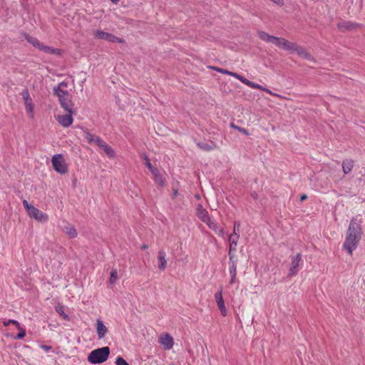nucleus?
<instances>
[{
  "mask_svg": "<svg viewBox=\"0 0 365 365\" xmlns=\"http://www.w3.org/2000/svg\"><path fill=\"white\" fill-rule=\"evenodd\" d=\"M196 215L200 220L206 224L212 220L208 212L202 207V205H197Z\"/></svg>",
  "mask_w": 365,
  "mask_h": 365,
  "instance_id": "obj_14",
  "label": "nucleus"
},
{
  "mask_svg": "<svg viewBox=\"0 0 365 365\" xmlns=\"http://www.w3.org/2000/svg\"><path fill=\"white\" fill-rule=\"evenodd\" d=\"M143 160H145V166L150 170L151 169L153 166L152 165L150 161V158H148V156L146 155V154H144L143 155Z\"/></svg>",
  "mask_w": 365,
  "mask_h": 365,
  "instance_id": "obj_39",
  "label": "nucleus"
},
{
  "mask_svg": "<svg viewBox=\"0 0 365 365\" xmlns=\"http://www.w3.org/2000/svg\"><path fill=\"white\" fill-rule=\"evenodd\" d=\"M141 248H142L143 250H146V249L148 248V245H143L141 247Z\"/></svg>",
  "mask_w": 365,
  "mask_h": 365,
  "instance_id": "obj_52",
  "label": "nucleus"
},
{
  "mask_svg": "<svg viewBox=\"0 0 365 365\" xmlns=\"http://www.w3.org/2000/svg\"><path fill=\"white\" fill-rule=\"evenodd\" d=\"M165 252L160 250L158 253V267L160 270H165L167 266V260L165 259Z\"/></svg>",
  "mask_w": 365,
  "mask_h": 365,
  "instance_id": "obj_19",
  "label": "nucleus"
},
{
  "mask_svg": "<svg viewBox=\"0 0 365 365\" xmlns=\"http://www.w3.org/2000/svg\"><path fill=\"white\" fill-rule=\"evenodd\" d=\"M307 199V195L306 194H303L300 197V201L301 202H303V201H304Z\"/></svg>",
  "mask_w": 365,
  "mask_h": 365,
  "instance_id": "obj_49",
  "label": "nucleus"
},
{
  "mask_svg": "<svg viewBox=\"0 0 365 365\" xmlns=\"http://www.w3.org/2000/svg\"><path fill=\"white\" fill-rule=\"evenodd\" d=\"M62 108L67 113H74V104L72 102L71 95L66 98L58 100Z\"/></svg>",
  "mask_w": 365,
  "mask_h": 365,
  "instance_id": "obj_11",
  "label": "nucleus"
},
{
  "mask_svg": "<svg viewBox=\"0 0 365 365\" xmlns=\"http://www.w3.org/2000/svg\"><path fill=\"white\" fill-rule=\"evenodd\" d=\"M178 195V189H174L173 190V196L172 197L174 199L176 197V196Z\"/></svg>",
  "mask_w": 365,
  "mask_h": 365,
  "instance_id": "obj_48",
  "label": "nucleus"
},
{
  "mask_svg": "<svg viewBox=\"0 0 365 365\" xmlns=\"http://www.w3.org/2000/svg\"><path fill=\"white\" fill-rule=\"evenodd\" d=\"M359 181L363 182L365 183V175H362L361 177L359 178Z\"/></svg>",
  "mask_w": 365,
  "mask_h": 365,
  "instance_id": "obj_51",
  "label": "nucleus"
},
{
  "mask_svg": "<svg viewBox=\"0 0 365 365\" xmlns=\"http://www.w3.org/2000/svg\"><path fill=\"white\" fill-rule=\"evenodd\" d=\"M251 196L252 197L253 199L255 200H257V197H258V195L256 192H253L251 193Z\"/></svg>",
  "mask_w": 365,
  "mask_h": 365,
  "instance_id": "obj_50",
  "label": "nucleus"
},
{
  "mask_svg": "<svg viewBox=\"0 0 365 365\" xmlns=\"http://www.w3.org/2000/svg\"><path fill=\"white\" fill-rule=\"evenodd\" d=\"M93 143H95L96 145L101 148L103 146V144L105 143V141L103 139H101L99 136L96 135Z\"/></svg>",
  "mask_w": 365,
  "mask_h": 365,
  "instance_id": "obj_40",
  "label": "nucleus"
},
{
  "mask_svg": "<svg viewBox=\"0 0 365 365\" xmlns=\"http://www.w3.org/2000/svg\"><path fill=\"white\" fill-rule=\"evenodd\" d=\"M51 163L53 169L60 174L68 173V167L61 154H56L52 157Z\"/></svg>",
  "mask_w": 365,
  "mask_h": 365,
  "instance_id": "obj_4",
  "label": "nucleus"
},
{
  "mask_svg": "<svg viewBox=\"0 0 365 365\" xmlns=\"http://www.w3.org/2000/svg\"><path fill=\"white\" fill-rule=\"evenodd\" d=\"M96 332L99 339L103 338L106 336V334L108 332V328L105 326L103 322L100 319L96 320Z\"/></svg>",
  "mask_w": 365,
  "mask_h": 365,
  "instance_id": "obj_18",
  "label": "nucleus"
},
{
  "mask_svg": "<svg viewBox=\"0 0 365 365\" xmlns=\"http://www.w3.org/2000/svg\"><path fill=\"white\" fill-rule=\"evenodd\" d=\"M93 36L98 39L106 40L112 43H124L125 40L118 38L110 33H108L101 30H96L93 31Z\"/></svg>",
  "mask_w": 365,
  "mask_h": 365,
  "instance_id": "obj_5",
  "label": "nucleus"
},
{
  "mask_svg": "<svg viewBox=\"0 0 365 365\" xmlns=\"http://www.w3.org/2000/svg\"><path fill=\"white\" fill-rule=\"evenodd\" d=\"M118 279V272L116 269H113L111 271L109 282L110 284H114Z\"/></svg>",
  "mask_w": 365,
  "mask_h": 365,
  "instance_id": "obj_32",
  "label": "nucleus"
},
{
  "mask_svg": "<svg viewBox=\"0 0 365 365\" xmlns=\"http://www.w3.org/2000/svg\"><path fill=\"white\" fill-rule=\"evenodd\" d=\"M270 1L279 6H282L284 4V0H270Z\"/></svg>",
  "mask_w": 365,
  "mask_h": 365,
  "instance_id": "obj_44",
  "label": "nucleus"
},
{
  "mask_svg": "<svg viewBox=\"0 0 365 365\" xmlns=\"http://www.w3.org/2000/svg\"><path fill=\"white\" fill-rule=\"evenodd\" d=\"M101 148L103 149V150L105 152V153L109 157V158H114L115 155V153L114 150L105 142L104 144H103V146L101 147Z\"/></svg>",
  "mask_w": 365,
  "mask_h": 365,
  "instance_id": "obj_27",
  "label": "nucleus"
},
{
  "mask_svg": "<svg viewBox=\"0 0 365 365\" xmlns=\"http://www.w3.org/2000/svg\"><path fill=\"white\" fill-rule=\"evenodd\" d=\"M354 162L351 159H346L342 162V170L344 174L349 173L354 168Z\"/></svg>",
  "mask_w": 365,
  "mask_h": 365,
  "instance_id": "obj_20",
  "label": "nucleus"
},
{
  "mask_svg": "<svg viewBox=\"0 0 365 365\" xmlns=\"http://www.w3.org/2000/svg\"><path fill=\"white\" fill-rule=\"evenodd\" d=\"M23 35H24L25 39L29 43L32 44L34 47H36L38 49H39V48L41 46L42 43L36 38L33 37V36H31L29 34H26V33H24Z\"/></svg>",
  "mask_w": 365,
  "mask_h": 365,
  "instance_id": "obj_22",
  "label": "nucleus"
},
{
  "mask_svg": "<svg viewBox=\"0 0 365 365\" xmlns=\"http://www.w3.org/2000/svg\"><path fill=\"white\" fill-rule=\"evenodd\" d=\"M55 310L61 317H63V319H65L66 321L70 320V317L67 314L65 313L64 307L62 304H58L55 307Z\"/></svg>",
  "mask_w": 365,
  "mask_h": 365,
  "instance_id": "obj_26",
  "label": "nucleus"
},
{
  "mask_svg": "<svg viewBox=\"0 0 365 365\" xmlns=\"http://www.w3.org/2000/svg\"><path fill=\"white\" fill-rule=\"evenodd\" d=\"M239 237L240 236H234V235H230L229 236V240L230 242L229 252H230V253H232V252L233 250H236V246L237 245Z\"/></svg>",
  "mask_w": 365,
  "mask_h": 365,
  "instance_id": "obj_25",
  "label": "nucleus"
},
{
  "mask_svg": "<svg viewBox=\"0 0 365 365\" xmlns=\"http://www.w3.org/2000/svg\"><path fill=\"white\" fill-rule=\"evenodd\" d=\"M110 355V348L103 346L93 350L88 356V361L92 364H102L106 361Z\"/></svg>",
  "mask_w": 365,
  "mask_h": 365,
  "instance_id": "obj_2",
  "label": "nucleus"
},
{
  "mask_svg": "<svg viewBox=\"0 0 365 365\" xmlns=\"http://www.w3.org/2000/svg\"><path fill=\"white\" fill-rule=\"evenodd\" d=\"M23 205L31 218H34L40 222H46L48 221V215L32 205L29 204L27 200H24L23 201Z\"/></svg>",
  "mask_w": 365,
  "mask_h": 365,
  "instance_id": "obj_3",
  "label": "nucleus"
},
{
  "mask_svg": "<svg viewBox=\"0 0 365 365\" xmlns=\"http://www.w3.org/2000/svg\"><path fill=\"white\" fill-rule=\"evenodd\" d=\"M302 259V254L297 253L296 255L292 257L291 267L289 271V276H294L298 272V267L299 262Z\"/></svg>",
  "mask_w": 365,
  "mask_h": 365,
  "instance_id": "obj_9",
  "label": "nucleus"
},
{
  "mask_svg": "<svg viewBox=\"0 0 365 365\" xmlns=\"http://www.w3.org/2000/svg\"><path fill=\"white\" fill-rule=\"evenodd\" d=\"M361 26L358 23L345 20L341 21L337 24L338 29L342 32L356 30L361 27Z\"/></svg>",
  "mask_w": 365,
  "mask_h": 365,
  "instance_id": "obj_8",
  "label": "nucleus"
},
{
  "mask_svg": "<svg viewBox=\"0 0 365 365\" xmlns=\"http://www.w3.org/2000/svg\"><path fill=\"white\" fill-rule=\"evenodd\" d=\"M53 95L56 96L58 100L62 99L63 98H66L69 96L70 94L67 90H63L60 88V87H54L53 89Z\"/></svg>",
  "mask_w": 365,
  "mask_h": 365,
  "instance_id": "obj_21",
  "label": "nucleus"
},
{
  "mask_svg": "<svg viewBox=\"0 0 365 365\" xmlns=\"http://www.w3.org/2000/svg\"><path fill=\"white\" fill-rule=\"evenodd\" d=\"M197 145L199 148L205 151H210L216 148V145L213 142H210V143L205 142H200L197 143Z\"/></svg>",
  "mask_w": 365,
  "mask_h": 365,
  "instance_id": "obj_23",
  "label": "nucleus"
},
{
  "mask_svg": "<svg viewBox=\"0 0 365 365\" xmlns=\"http://www.w3.org/2000/svg\"><path fill=\"white\" fill-rule=\"evenodd\" d=\"M240 227V223L239 222H235L233 233L232 235H234V236H240V235H239Z\"/></svg>",
  "mask_w": 365,
  "mask_h": 365,
  "instance_id": "obj_36",
  "label": "nucleus"
},
{
  "mask_svg": "<svg viewBox=\"0 0 365 365\" xmlns=\"http://www.w3.org/2000/svg\"><path fill=\"white\" fill-rule=\"evenodd\" d=\"M41 348L46 351H48L49 350H51L52 349V347L51 346H48V345H41Z\"/></svg>",
  "mask_w": 365,
  "mask_h": 365,
  "instance_id": "obj_46",
  "label": "nucleus"
},
{
  "mask_svg": "<svg viewBox=\"0 0 365 365\" xmlns=\"http://www.w3.org/2000/svg\"><path fill=\"white\" fill-rule=\"evenodd\" d=\"M115 365H130L126 361L125 359H124L123 357L121 356H118L117 357L116 360H115Z\"/></svg>",
  "mask_w": 365,
  "mask_h": 365,
  "instance_id": "obj_37",
  "label": "nucleus"
},
{
  "mask_svg": "<svg viewBox=\"0 0 365 365\" xmlns=\"http://www.w3.org/2000/svg\"><path fill=\"white\" fill-rule=\"evenodd\" d=\"M66 232L71 238L77 237V231L73 226L66 227Z\"/></svg>",
  "mask_w": 365,
  "mask_h": 365,
  "instance_id": "obj_29",
  "label": "nucleus"
},
{
  "mask_svg": "<svg viewBox=\"0 0 365 365\" xmlns=\"http://www.w3.org/2000/svg\"><path fill=\"white\" fill-rule=\"evenodd\" d=\"M215 298L222 315L225 317L227 315V309L222 297V289L215 294Z\"/></svg>",
  "mask_w": 365,
  "mask_h": 365,
  "instance_id": "obj_13",
  "label": "nucleus"
},
{
  "mask_svg": "<svg viewBox=\"0 0 365 365\" xmlns=\"http://www.w3.org/2000/svg\"><path fill=\"white\" fill-rule=\"evenodd\" d=\"M150 171L151 172V173L153 174L154 178L160 174L158 169H157L156 168H154V167H153L151 169H150Z\"/></svg>",
  "mask_w": 365,
  "mask_h": 365,
  "instance_id": "obj_42",
  "label": "nucleus"
},
{
  "mask_svg": "<svg viewBox=\"0 0 365 365\" xmlns=\"http://www.w3.org/2000/svg\"><path fill=\"white\" fill-rule=\"evenodd\" d=\"M292 43L283 38L277 36H274L272 41V43L286 51H289Z\"/></svg>",
  "mask_w": 365,
  "mask_h": 365,
  "instance_id": "obj_12",
  "label": "nucleus"
},
{
  "mask_svg": "<svg viewBox=\"0 0 365 365\" xmlns=\"http://www.w3.org/2000/svg\"><path fill=\"white\" fill-rule=\"evenodd\" d=\"M362 220L358 217H353L349 225L345 240L343 244V248L350 255H353V251L357 247L360 240H361L362 231Z\"/></svg>",
  "mask_w": 365,
  "mask_h": 365,
  "instance_id": "obj_1",
  "label": "nucleus"
},
{
  "mask_svg": "<svg viewBox=\"0 0 365 365\" xmlns=\"http://www.w3.org/2000/svg\"><path fill=\"white\" fill-rule=\"evenodd\" d=\"M210 68L215 71H218L219 73H221L227 74V75H229V73H230V71H227V70H225L223 68H217V67H215V66H212Z\"/></svg>",
  "mask_w": 365,
  "mask_h": 365,
  "instance_id": "obj_41",
  "label": "nucleus"
},
{
  "mask_svg": "<svg viewBox=\"0 0 365 365\" xmlns=\"http://www.w3.org/2000/svg\"><path fill=\"white\" fill-rule=\"evenodd\" d=\"M3 324H4V326H5V327H8L10 324H14L16 326V327L17 329H20V324L16 320H14V319L5 320V321H4Z\"/></svg>",
  "mask_w": 365,
  "mask_h": 365,
  "instance_id": "obj_33",
  "label": "nucleus"
},
{
  "mask_svg": "<svg viewBox=\"0 0 365 365\" xmlns=\"http://www.w3.org/2000/svg\"><path fill=\"white\" fill-rule=\"evenodd\" d=\"M240 81L243 83L244 84L247 85L249 86L250 83V81H249L248 79H247L246 78H245L244 76H241L240 78Z\"/></svg>",
  "mask_w": 365,
  "mask_h": 365,
  "instance_id": "obj_43",
  "label": "nucleus"
},
{
  "mask_svg": "<svg viewBox=\"0 0 365 365\" xmlns=\"http://www.w3.org/2000/svg\"><path fill=\"white\" fill-rule=\"evenodd\" d=\"M257 34H258L259 38L265 42L272 43V38L274 37V36L269 35L263 31H259L257 32Z\"/></svg>",
  "mask_w": 365,
  "mask_h": 365,
  "instance_id": "obj_28",
  "label": "nucleus"
},
{
  "mask_svg": "<svg viewBox=\"0 0 365 365\" xmlns=\"http://www.w3.org/2000/svg\"><path fill=\"white\" fill-rule=\"evenodd\" d=\"M85 138L88 143L91 144L94 143L96 135L91 133L89 131H86L84 134Z\"/></svg>",
  "mask_w": 365,
  "mask_h": 365,
  "instance_id": "obj_31",
  "label": "nucleus"
},
{
  "mask_svg": "<svg viewBox=\"0 0 365 365\" xmlns=\"http://www.w3.org/2000/svg\"><path fill=\"white\" fill-rule=\"evenodd\" d=\"M154 180L155 183H157L159 186L163 187L165 186V180L163 176L160 174L154 178Z\"/></svg>",
  "mask_w": 365,
  "mask_h": 365,
  "instance_id": "obj_34",
  "label": "nucleus"
},
{
  "mask_svg": "<svg viewBox=\"0 0 365 365\" xmlns=\"http://www.w3.org/2000/svg\"><path fill=\"white\" fill-rule=\"evenodd\" d=\"M249 87L252 88L260 89L262 91H266L268 93L272 94V92L270 91V90H269L267 88H265L263 86H262L261 85L257 84V83H256L255 82H252V81L250 82V83L249 85Z\"/></svg>",
  "mask_w": 365,
  "mask_h": 365,
  "instance_id": "obj_30",
  "label": "nucleus"
},
{
  "mask_svg": "<svg viewBox=\"0 0 365 365\" xmlns=\"http://www.w3.org/2000/svg\"><path fill=\"white\" fill-rule=\"evenodd\" d=\"M289 48L290 51L297 53L300 57L304 59L309 61H312L314 59L312 55L308 53L304 48L295 43H292Z\"/></svg>",
  "mask_w": 365,
  "mask_h": 365,
  "instance_id": "obj_7",
  "label": "nucleus"
},
{
  "mask_svg": "<svg viewBox=\"0 0 365 365\" xmlns=\"http://www.w3.org/2000/svg\"><path fill=\"white\" fill-rule=\"evenodd\" d=\"M73 113H67V114L65 115H60L57 117L56 120L64 128H68L73 123Z\"/></svg>",
  "mask_w": 365,
  "mask_h": 365,
  "instance_id": "obj_10",
  "label": "nucleus"
},
{
  "mask_svg": "<svg viewBox=\"0 0 365 365\" xmlns=\"http://www.w3.org/2000/svg\"><path fill=\"white\" fill-rule=\"evenodd\" d=\"M19 332L17 334L16 339H21L26 336V331L20 326V329H18Z\"/></svg>",
  "mask_w": 365,
  "mask_h": 365,
  "instance_id": "obj_38",
  "label": "nucleus"
},
{
  "mask_svg": "<svg viewBox=\"0 0 365 365\" xmlns=\"http://www.w3.org/2000/svg\"><path fill=\"white\" fill-rule=\"evenodd\" d=\"M160 343L163 344L165 349H170L173 346V338L169 334H165L160 337Z\"/></svg>",
  "mask_w": 365,
  "mask_h": 365,
  "instance_id": "obj_17",
  "label": "nucleus"
},
{
  "mask_svg": "<svg viewBox=\"0 0 365 365\" xmlns=\"http://www.w3.org/2000/svg\"><path fill=\"white\" fill-rule=\"evenodd\" d=\"M231 127L235 128V129H236V130H239L240 132L244 133L246 135H250V133H249V132H248V130L247 129H245L244 128H241V127H240L238 125H236L234 123H231Z\"/></svg>",
  "mask_w": 365,
  "mask_h": 365,
  "instance_id": "obj_35",
  "label": "nucleus"
},
{
  "mask_svg": "<svg viewBox=\"0 0 365 365\" xmlns=\"http://www.w3.org/2000/svg\"><path fill=\"white\" fill-rule=\"evenodd\" d=\"M229 255V272L231 277L230 284H232L235 282L237 276V259L235 255L230 252H228Z\"/></svg>",
  "mask_w": 365,
  "mask_h": 365,
  "instance_id": "obj_6",
  "label": "nucleus"
},
{
  "mask_svg": "<svg viewBox=\"0 0 365 365\" xmlns=\"http://www.w3.org/2000/svg\"><path fill=\"white\" fill-rule=\"evenodd\" d=\"M68 86V83L65 81L61 82L57 87H60V88H66Z\"/></svg>",
  "mask_w": 365,
  "mask_h": 365,
  "instance_id": "obj_47",
  "label": "nucleus"
},
{
  "mask_svg": "<svg viewBox=\"0 0 365 365\" xmlns=\"http://www.w3.org/2000/svg\"><path fill=\"white\" fill-rule=\"evenodd\" d=\"M230 76H233L235 78H236L237 79L240 80V78L241 76V75L237 73H234V72H232V71H230V73H229Z\"/></svg>",
  "mask_w": 365,
  "mask_h": 365,
  "instance_id": "obj_45",
  "label": "nucleus"
},
{
  "mask_svg": "<svg viewBox=\"0 0 365 365\" xmlns=\"http://www.w3.org/2000/svg\"><path fill=\"white\" fill-rule=\"evenodd\" d=\"M207 226L213 230L219 237L225 239V232L222 227H221L216 222L211 220L207 224Z\"/></svg>",
  "mask_w": 365,
  "mask_h": 365,
  "instance_id": "obj_15",
  "label": "nucleus"
},
{
  "mask_svg": "<svg viewBox=\"0 0 365 365\" xmlns=\"http://www.w3.org/2000/svg\"><path fill=\"white\" fill-rule=\"evenodd\" d=\"M40 51H42L46 53L50 54H56L59 55L61 53V50L58 48H54L51 46H45L43 43L41 44V46L39 48Z\"/></svg>",
  "mask_w": 365,
  "mask_h": 365,
  "instance_id": "obj_24",
  "label": "nucleus"
},
{
  "mask_svg": "<svg viewBox=\"0 0 365 365\" xmlns=\"http://www.w3.org/2000/svg\"><path fill=\"white\" fill-rule=\"evenodd\" d=\"M21 96H22L23 99L24 101V104H25L26 109L28 111L32 113L33 110H34V106H33V103H32V99L30 97V95H29V91H28L27 88L24 89L22 91Z\"/></svg>",
  "mask_w": 365,
  "mask_h": 365,
  "instance_id": "obj_16",
  "label": "nucleus"
}]
</instances>
